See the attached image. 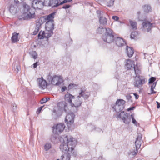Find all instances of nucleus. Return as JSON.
Returning a JSON list of instances; mask_svg holds the SVG:
<instances>
[{
	"instance_id": "nucleus-40",
	"label": "nucleus",
	"mask_w": 160,
	"mask_h": 160,
	"mask_svg": "<svg viewBox=\"0 0 160 160\" xmlns=\"http://www.w3.org/2000/svg\"><path fill=\"white\" fill-rule=\"evenodd\" d=\"M115 0H110V1L108 3V6H112L114 4V2Z\"/></svg>"
},
{
	"instance_id": "nucleus-27",
	"label": "nucleus",
	"mask_w": 160,
	"mask_h": 160,
	"mask_svg": "<svg viewBox=\"0 0 160 160\" xmlns=\"http://www.w3.org/2000/svg\"><path fill=\"white\" fill-rule=\"evenodd\" d=\"M62 160H70V155L69 153L64 154L61 156Z\"/></svg>"
},
{
	"instance_id": "nucleus-56",
	"label": "nucleus",
	"mask_w": 160,
	"mask_h": 160,
	"mask_svg": "<svg viewBox=\"0 0 160 160\" xmlns=\"http://www.w3.org/2000/svg\"><path fill=\"white\" fill-rule=\"evenodd\" d=\"M97 13L98 14L99 13H100V11H97Z\"/></svg>"
},
{
	"instance_id": "nucleus-13",
	"label": "nucleus",
	"mask_w": 160,
	"mask_h": 160,
	"mask_svg": "<svg viewBox=\"0 0 160 160\" xmlns=\"http://www.w3.org/2000/svg\"><path fill=\"white\" fill-rule=\"evenodd\" d=\"M74 99V100L73 102H72V103L71 107H72L78 108L81 106L82 103V100L80 96H78Z\"/></svg>"
},
{
	"instance_id": "nucleus-48",
	"label": "nucleus",
	"mask_w": 160,
	"mask_h": 160,
	"mask_svg": "<svg viewBox=\"0 0 160 160\" xmlns=\"http://www.w3.org/2000/svg\"><path fill=\"white\" fill-rule=\"evenodd\" d=\"M67 89V87L66 86L62 87L61 89V91L62 92H64Z\"/></svg>"
},
{
	"instance_id": "nucleus-3",
	"label": "nucleus",
	"mask_w": 160,
	"mask_h": 160,
	"mask_svg": "<svg viewBox=\"0 0 160 160\" xmlns=\"http://www.w3.org/2000/svg\"><path fill=\"white\" fill-rule=\"evenodd\" d=\"M113 31H106L102 36V39L103 41L108 43H111L112 42L117 36Z\"/></svg>"
},
{
	"instance_id": "nucleus-19",
	"label": "nucleus",
	"mask_w": 160,
	"mask_h": 160,
	"mask_svg": "<svg viewBox=\"0 0 160 160\" xmlns=\"http://www.w3.org/2000/svg\"><path fill=\"white\" fill-rule=\"evenodd\" d=\"M44 18H41L39 20L38 22L36 23V27L35 28L36 30H39L41 29L42 25L44 22Z\"/></svg>"
},
{
	"instance_id": "nucleus-18",
	"label": "nucleus",
	"mask_w": 160,
	"mask_h": 160,
	"mask_svg": "<svg viewBox=\"0 0 160 160\" xmlns=\"http://www.w3.org/2000/svg\"><path fill=\"white\" fill-rule=\"evenodd\" d=\"M81 97H82L85 99H87L89 97L88 93L86 92V89L84 88H82L80 91L79 92V96Z\"/></svg>"
},
{
	"instance_id": "nucleus-33",
	"label": "nucleus",
	"mask_w": 160,
	"mask_h": 160,
	"mask_svg": "<svg viewBox=\"0 0 160 160\" xmlns=\"http://www.w3.org/2000/svg\"><path fill=\"white\" fill-rule=\"evenodd\" d=\"M49 99L50 98H43L40 100V103L43 104L49 101Z\"/></svg>"
},
{
	"instance_id": "nucleus-22",
	"label": "nucleus",
	"mask_w": 160,
	"mask_h": 160,
	"mask_svg": "<svg viewBox=\"0 0 160 160\" xmlns=\"http://www.w3.org/2000/svg\"><path fill=\"white\" fill-rule=\"evenodd\" d=\"M57 106L59 108L63 107L65 112H66L67 110L68 109V104L63 102H59L57 104Z\"/></svg>"
},
{
	"instance_id": "nucleus-25",
	"label": "nucleus",
	"mask_w": 160,
	"mask_h": 160,
	"mask_svg": "<svg viewBox=\"0 0 160 160\" xmlns=\"http://www.w3.org/2000/svg\"><path fill=\"white\" fill-rule=\"evenodd\" d=\"M17 6L16 5H14L12 4H11L10 6L9 10L11 13H12V14L15 13L17 11Z\"/></svg>"
},
{
	"instance_id": "nucleus-58",
	"label": "nucleus",
	"mask_w": 160,
	"mask_h": 160,
	"mask_svg": "<svg viewBox=\"0 0 160 160\" xmlns=\"http://www.w3.org/2000/svg\"><path fill=\"white\" fill-rule=\"evenodd\" d=\"M119 22H120V23H122L121 21H119Z\"/></svg>"
},
{
	"instance_id": "nucleus-20",
	"label": "nucleus",
	"mask_w": 160,
	"mask_h": 160,
	"mask_svg": "<svg viewBox=\"0 0 160 160\" xmlns=\"http://www.w3.org/2000/svg\"><path fill=\"white\" fill-rule=\"evenodd\" d=\"M60 0H50L49 7L52 8L57 7L60 5Z\"/></svg>"
},
{
	"instance_id": "nucleus-23",
	"label": "nucleus",
	"mask_w": 160,
	"mask_h": 160,
	"mask_svg": "<svg viewBox=\"0 0 160 160\" xmlns=\"http://www.w3.org/2000/svg\"><path fill=\"white\" fill-rule=\"evenodd\" d=\"M55 14V12H53L48 15L45 17H42V18H44V21H46L47 20L48 21H53V20L54 18V16Z\"/></svg>"
},
{
	"instance_id": "nucleus-35",
	"label": "nucleus",
	"mask_w": 160,
	"mask_h": 160,
	"mask_svg": "<svg viewBox=\"0 0 160 160\" xmlns=\"http://www.w3.org/2000/svg\"><path fill=\"white\" fill-rule=\"evenodd\" d=\"M131 118L132 119V122L134 124L136 125H137L138 122L134 118V115L133 114H132L131 115Z\"/></svg>"
},
{
	"instance_id": "nucleus-43",
	"label": "nucleus",
	"mask_w": 160,
	"mask_h": 160,
	"mask_svg": "<svg viewBox=\"0 0 160 160\" xmlns=\"http://www.w3.org/2000/svg\"><path fill=\"white\" fill-rule=\"evenodd\" d=\"M112 18L116 21H118L119 19V17L116 16H114L112 17Z\"/></svg>"
},
{
	"instance_id": "nucleus-9",
	"label": "nucleus",
	"mask_w": 160,
	"mask_h": 160,
	"mask_svg": "<svg viewBox=\"0 0 160 160\" xmlns=\"http://www.w3.org/2000/svg\"><path fill=\"white\" fill-rule=\"evenodd\" d=\"M62 82V78L60 76L55 75L52 78L51 83L53 85H58Z\"/></svg>"
},
{
	"instance_id": "nucleus-34",
	"label": "nucleus",
	"mask_w": 160,
	"mask_h": 160,
	"mask_svg": "<svg viewBox=\"0 0 160 160\" xmlns=\"http://www.w3.org/2000/svg\"><path fill=\"white\" fill-rule=\"evenodd\" d=\"M50 0H44L43 2L44 6H50Z\"/></svg>"
},
{
	"instance_id": "nucleus-30",
	"label": "nucleus",
	"mask_w": 160,
	"mask_h": 160,
	"mask_svg": "<svg viewBox=\"0 0 160 160\" xmlns=\"http://www.w3.org/2000/svg\"><path fill=\"white\" fill-rule=\"evenodd\" d=\"M138 34L136 31H134L132 32L130 38L132 39H136L138 37Z\"/></svg>"
},
{
	"instance_id": "nucleus-17",
	"label": "nucleus",
	"mask_w": 160,
	"mask_h": 160,
	"mask_svg": "<svg viewBox=\"0 0 160 160\" xmlns=\"http://www.w3.org/2000/svg\"><path fill=\"white\" fill-rule=\"evenodd\" d=\"M54 27V21H48L45 24L46 30H53Z\"/></svg>"
},
{
	"instance_id": "nucleus-52",
	"label": "nucleus",
	"mask_w": 160,
	"mask_h": 160,
	"mask_svg": "<svg viewBox=\"0 0 160 160\" xmlns=\"http://www.w3.org/2000/svg\"><path fill=\"white\" fill-rule=\"evenodd\" d=\"M151 92L150 94H154L156 93V92L154 90V89H151Z\"/></svg>"
},
{
	"instance_id": "nucleus-59",
	"label": "nucleus",
	"mask_w": 160,
	"mask_h": 160,
	"mask_svg": "<svg viewBox=\"0 0 160 160\" xmlns=\"http://www.w3.org/2000/svg\"><path fill=\"white\" fill-rule=\"evenodd\" d=\"M106 30H107V29L106 28H105Z\"/></svg>"
},
{
	"instance_id": "nucleus-51",
	"label": "nucleus",
	"mask_w": 160,
	"mask_h": 160,
	"mask_svg": "<svg viewBox=\"0 0 160 160\" xmlns=\"http://www.w3.org/2000/svg\"><path fill=\"white\" fill-rule=\"evenodd\" d=\"M38 62H35V63L33 64V68H35L37 67L38 65Z\"/></svg>"
},
{
	"instance_id": "nucleus-32",
	"label": "nucleus",
	"mask_w": 160,
	"mask_h": 160,
	"mask_svg": "<svg viewBox=\"0 0 160 160\" xmlns=\"http://www.w3.org/2000/svg\"><path fill=\"white\" fill-rule=\"evenodd\" d=\"M44 149L46 151H47L51 148V145L50 143H47L44 146Z\"/></svg>"
},
{
	"instance_id": "nucleus-29",
	"label": "nucleus",
	"mask_w": 160,
	"mask_h": 160,
	"mask_svg": "<svg viewBox=\"0 0 160 160\" xmlns=\"http://www.w3.org/2000/svg\"><path fill=\"white\" fill-rule=\"evenodd\" d=\"M130 24L133 29H136L137 28V23L136 22L131 20H129Z\"/></svg>"
},
{
	"instance_id": "nucleus-14",
	"label": "nucleus",
	"mask_w": 160,
	"mask_h": 160,
	"mask_svg": "<svg viewBox=\"0 0 160 160\" xmlns=\"http://www.w3.org/2000/svg\"><path fill=\"white\" fill-rule=\"evenodd\" d=\"M125 65L128 70L134 68L135 67L134 62L133 61L130 59L126 60Z\"/></svg>"
},
{
	"instance_id": "nucleus-42",
	"label": "nucleus",
	"mask_w": 160,
	"mask_h": 160,
	"mask_svg": "<svg viewBox=\"0 0 160 160\" xmlns=\"http://www.w3.org/2000/svg\"><path fill=\"white\" fill-rule=\"evenodd\" d=\"M72 0H64L62 2H60V5H62L64 3L69 2H71Z\"/></svg>"
},
{
	"instance_id": "nucleus-36",
	"label": "nucleus",
	"mask_w": 160,
	"mask_h": 160,
	"mask_svg": "<svg viewBox=\"0 0 160 160\" xmlns=\"http://www.w3.org/2000/svg\"><path fill=\"white\" fill-rule=\"evenodd\" d=\"M134 69L135 71V73L136 75L140 74V73H141V71L139 69H138L137 68H136L135 67L134 68Z\"/></svg>"
},
{
	"instance_id": "nucleus-7",
	"label": "nucleus",
	"mask_w": 160,
	"mask_h": 160,
	"mask_svg": "<svg viewBox=\"0 0 160 160\" xmlns=\"http://www.w3.org/2000/svg\"><path fill=\"white\" fill-rule=\"evenodd\" d=\"M117 117L122 119L126 124H128L131 122V119L128 117V113L124 111L121 112Z\"/></svg>"
},
{
	"instance_id": "nucleus-10",
	"label": "nucleus",
	"mask_w": 160,
	"mask_h": 160,
	"mask_svg": "<svg viewBox=\"0 0 160 160\" xmlns=\"http://www.w3.org/2000/svg\"><path fill=\"white\" fill-rule=\"evenodd\" d=\"M142 142V137L141 136H138L136 140L135 141L136 149L135 151L132 152L131 153L132 155H136L138 153L137 149L140 148Z\"/></svg>"
},
{
	"instance_id": "nucleus-46",
	"label": "nucleus",
	"mask_w": 160,
	"mask_h": 160,
	"mask_svg": "<svg viewBox=\"0 0 160 160\" xmlns=\"http://www.w3.org/2000/svg\"><path fill=\"white\" fill-rule=\"evenodd\" d=\"M126 98L128 100H130L132 98V96L130 95V94H128L126 96Z\"/></svg>"
},
{
	"instance_id": "nucleus-1",
	"label": "nucleus",
	"mask_w": 160,
	"mask_h": 160,
	"mask_svg": "<svg viewBox=\"0 0 160 160\" xmlns=\"http://www.w3.org/2000/svg\"><path fill=\"white\" fill-rule=\"evenodd\" d=\"M60 141L62 144L60 146V150L62 152H72L75 147L76 142L75 139L70 135H67L61 138Z\"/></svg>"
},
{
	"instance_id": "nucleus-49",
	"label": "nucleus",
	"mask_w": 160,
	"mask_h": 160,
	"mask_svg": "<svg viewBox=\"0 0 160 160\" xmlns=\"http://www.w3.org/2000/svg\"><path fill=\"white\" fill-rule=\"evenodd\" d=\"M132 94L135 96L136 99H137L139 97V95L135 93H133Z\"/></svg>"
},
{
	"instance_id": "nucleus-28",
	"label": "nucleus",
	"mask_w": 160,
	"mask_h": 160,
	"mask_svg": "<svg viewBox=\"0 0 160 160\" xmlns=\"http://www.w3.org/2000/svg\"><path fill=\"white\" fill-rule=\"evenodd\" d=\"M143 9L144 12H151L152 9L151 6L148 5H145L143 7Z\"/></svg>"
},
{
	"instance_id": "nucleus-44",
	"label": "nucleus",
	"mask_w": 160,
	"mask_h": 160,
	"mask_svg": "<svg viewBox=\"0 0 160 160\" xmlns=\"http://www.w3.org/2000/svg\"><path fill=\"white\" fill-rule=\"evenodd\" d=\"M43 107H40L37 110V113L38 114H39V113L42 110V108Z\"/></svg>"
},
{
	"instance_id": "nucleus-45",
	"label": "nucleus",
	"mask_w": 160,
	"mask_h": 160,
	"mask_svg": "<svg viewBox=\"0 0 160 160\" xmlns=\"http://www.w3.org/2000/svg\"><path fill=\"white\" fill-rule=\"evenodd\" d=\"M70 7V5H69L67 4L65 6H63V7H62V8H63V9H66L68 8H69V7Z\"/></svg>"
},
{
	"instance_id": "nucleus-41",
	"label": "nucleus",
	"mask_w": 160,
	"mask_h": 160,
	"mask_svg": "<svg viewBox=\"0 0 160 160\" xmlns=\"http://www.w3.org/2000/svg\"><path fill=\"white\" fill-rule=\"evenodd\" d=\"M32 55L33 58L34 59H36L38 56L37 54L35 51L32 52Z\"/></svg>"
},
{
	"instance_id": "nucleus-6",
	"label": "nucleus",
	"mask_w": 160,
	"mask_h": 160,
	"mask_svg": "<svg viewBox=\"0 0 160 160\" xmlns=\"http://www.w3.org/2000/svg\"><path fill=\"white\" fill-rule=\"evenodd\" d=\"M52 33V31H41L38 35V38L40 39L46 38L47 40L48 38L50 37Z\"/></svg>"
},
{
	"instance_id": "nucleus-50",
	"label": "nucleus",
	"mask_w": 160,
	"mask_h": 160,
	"mask_svg": "<svg viewBox=\"0 0 160 160\" xmlns=\"http://www.w3.org/2000/svg\"><path fill=\"white\" fill-rule=\"evenodd\" d=\"M135 107H130L129 108H128V109H127V111H130V110H133L134 108H135Z\"/></svg>"
},
{
	"instance_id": "nucleus-4",
	"label": "nucleus",
	"mask_w": 160,
	"mask_h": 160,
	"mask_svg": "<svg viewBox=\"0 0 160 160\" xmlns=\"http://www.w3.org/2000/svg\"><path fill=\"white\" fill-rule=\"evenodd\" d=\"M146 82V79L144 77L140 76H137L135 78L134 85L135 87H141L143 84H145Z\"/></svg>"
},
{
	"instance_id": "nucleus-39",
	"label": "nucleus",
	"mask_w": 160,
	"mask_h": 160,
	"mask_svg": "<svg viewBox=\"0 0 160 160\" xmlns=\"http://www.w3.org/2000/svg\"><path fill=\"white\" fill-rule=\"evenodd\" d=\"M76 86V85L74 84H70L68 86V89H72L75 88Z\"/></svg>"
},
{
	"instance_id": "nucleus-57",
	"label": "nucleus",
	"mask_w": 160,
	"mask_h": 160,
	"mask_svg": "<svg viewBox=\"0 0 160 160\" xmlns=\"http://www.w3.org/2000/svg\"><path fill=\"white\" fill-rule=\"evenodd\" d=\"M140 13V12H138V15H139Z\"/></svg>"
},
{
	"instance_id": "nucleus-5",
	"label": "nucleus",
	"mask_w": 160,
	"mask_h": 160,
	"mask_svg": "<svg viewBox=\"0 0 160 160\" xmlns=\"http://www.w3.org/2000/svg\"><path fill=\"white\" fill-rule=\"evenodd\" d=\"M65 128V126L63 123H60L55 125L52 127L53 133L58 134L63 131Z\"/></svg>"
},
{
	"instance_id": "nucleus-11",
	"label": "nucleus",
	"mask_w": 160,
	"mask_h": 160,
	"mask_svg": "<svg viewBox=\"0 0 160 160\" xmlns=\"http://www.w3.org/2000/svg\"><path fill=\"white\" fill-rule=\"evenodd\" d=\"M114 40L116 44L118 47H122L126 44L124 39L119 37L118 35L116 36Z\"/></svg>"
},
{
	"instance_id": "nucleus-47",
	"label": "nucleus",
	"mask_w": 160,
	"mask_h": 160,
	"mask_svg": "<svg viewBox=\"0 0 160 160\" xmlns=\"http://www.w3.org/2000/svg\"><path fill=\"white\" fill-rule=\"evenodd\" d=\"M156 83H154L152 84L151 87V89H154L156 86Z\"/></svg>"
},
{
	"instance_id": "nucleus-26",
	"label": "nucleus",
	"mask_w": 160,
	"mask_h": 160,
	"mask_svg": "<svg viewBox=\"0 0 160 160\" xmlns=\"http://www.w3.org/2000/svg\"><path fill=\"white\" fill-rule=\"evenodd\" d=\"M18 33H14L12 34V40L13 42L15 43L19 41L18 38Z\"/></svg>"
},
{
	"instance_id": "nucleus-54",
	"label": "nucleus",
	"mask_w": 160,
	"mask_h": 160,
	"mask_svg": "<svg viewBox=\"0 0 160 160\" xmlns=\"http://www.w3.org/2000/svg\"><path fill=\"white\" fill-rule=\"evenodd\" d=\"M38 31H35L33 32V35H36V34H37L38 33Z\"/></svg>"
},
{
	"instance_id": "nucleus-55",
	"label": "nucleus",
	"mask_w": 160,
	"mask_h": 160,
	"mask_svg": "<svg viewBox=\"0 0 160 160\" xmlns=\"http://www.w3.org/2000/svg\"><path fill=\"white\" fill-rule=\"evenodd\" d=\"M15 2L17 4H18L19 3V1L18 0H14Z\"/></svg>"
},
{
	"instance_id": "nucleus-37",
	"label": "nucleus",
	"mask_w": 160,
	"mask_h": 160,
	"mask_svg": "<svg viewBox=\"0 0 160 160\" xmlns=\"http://www.w3.org/2000/svg\"><path fill=\"white\" fill-rule=\"evenodd\" d=\"M23 8H24V7H23ZM23 15H24V16L22 18H19V19H23V20H26L28 19V18H28V16L27 15V14L26 13H25L23 11Z\"/></svg>"
},
{
	"instance_id": "nucleus-2",
	"label": "nucleus",
	"mask_w": 160,
	"mask_h": 160,
	"mask_svg": "<svg viewBox=\"0 0 160 160\" xmlns=\"http://www.w3.org/2000/svg\"><path fill=\"white\" fill-rule=\"evenodd\" d=\"M33 8H30L27 4L23 5L24 12L27 14L28 18H33L35 17V8L41 9L44 6L43 2L41 0H36L32 2Z\"/></svg>"
},
{
	"instance_id": "nucleus-21",
	"label": "nucleus",
	"mask_w": 160,
	"mask_h": 160,
	"mask_svg": "<svg viewBox=\"0 0 160 160\" xmlns=\"http://www.w3.org/2000/svg\"><path fill=\"white\" fill-rule=\"evenodd\" d=\"M126 52L128 56L130 58L133 55L134 53V50L131 47L127 46L126 48Z\"/></svg>"
},
{
	"instance_id": "nucleus-16",
	"label": "nucleus",
	"mask_w": 160,
	"mask_h": 160,
	"mask_svg": "<svg viewBox=\"0 0 160 160\" xmlns=\"http://www.w3.org/2000/svg\"><path fill=\"white\" fill-rule=\"evenodd\" d=\"M155 24L151 23L148 21L143 22L142 23V26L144 28L147 30H151L152 28L155 27Z\"/></svg>"
},
{
	"instance_id": "nucleus-24",
	"label": "nucleus",
	"mask_w": 160,
	"mask_h": 160,
	"mask_svg": "<svg viewBox=\"0 0 160 160\" xmlns=\"http://www.w3.org/2000/svg\"><path fill=\"white\" fill-rule=\"evenodd\" d=\"M99 22L101 24L106 25L107 24V20L104 17L101 16L99 18Z\"/></svg>"
},
{
	"instance_id": "nucleus-31",
	"label": "nucleus",
	"mask_w": 160,
	"mask_h": 160,
	"mask_svg": "<svg viewBox=\"0 0 160 160\" xmlns=\"http://www.w3.org/2000/svg\"><path fill=\"white\" fill-rule=\"evenodd\" d=\"M126 102L124 100L122 99H118L116 102V104L119 106L121 105H123L125 104Z\"/></svg>"
},
{
	"instance_id": "nucleus-15",
	"label": "nucleus",
	"mask_w": 160,
	"mask_h": 160,
	"mask_svg": "<svg viewBox=\"0 0 160 160\" xmlns=\"http://www.w3.org/2000/svg\"><path fill=\"white\" fill-rule=\"evenodd\" d=\"M74 118V116L73 114H68L66 116L65 122L68 126L73 123Z\"/></svg>"
},
{
	"instance_id": "nucleus-38",
	"label": "nucleus",
	"mask_w": 160,
	"mask_h": 160,
	"mask_svg": "<svg viewBox=\"0 0 160 160\" xmlns=\"http://www.w3.org/2000/svg\"><path fill=\"white\" fill-rule=\"evenodd\" d=\"M156 78L155 77H152L149 79V83H152L156 80Z\"/></svg>"
},
{
	"instance_id": "nucleus-53",
	"label": "nucleus",
	"mask_w": 160,
	"mask_h": 160,
	"mask_svg": "<svg viewBox=\"0 0 160 160\" xmlns=\"http://www.w3.org/2000/svg\"><path fill=\"white\" fill-rule=\"evenodd\" d=\"M157 108H159L160 107V103L158 102H157Z\"/></svg>"
},
{
	"instance_id": "nucleus-8",
	"label": "nucleus",
	"mask_w": 160,
	"mask_h": 160,
	"mask_svg": "<svg viewBox=\"0 0 160 160\" xmlns=\"http://www.w3.org/2000/svg\"><path fill=\"white\" fill-rule=\"evenodd\" d=\"M38 86L40 89H44L46 88L48 85V83L43 77L38 78L37 80Z\"/></svg>"
},
{
	"instance_id": "nucleus-12",
	"label": "nucleus",
	"mask_w": 160,
	"mask_h": 160,
	"mask_svg": "<svg viewBox=\"0 0 160 160\" xmlns=\"http://www.w3.org/2000/svg\"><path fill=\"white\" fill-rule=\"evenodd\" d=\"M75 98V96L69 93H67L64 96V100L66 102H68L71 106L72 103V100Z\"/></svg>"
}]
</instances>
